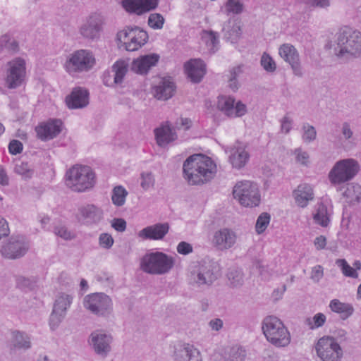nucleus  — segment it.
I'll list each match as a JSON object with an SVG mask.
<instances>
[{"label":"nucleus","mask_w":361,"mask_h":361,"mask_svg":"<svg viewBox=\"0 0 361 361\" xmlns=\"http://www.w3.org/2000/svg\"><path fill=\"white\" fill-rule=\"evenodd\" d=\"M191 125V121L187 118H180V122L176 123V128H183L184 130H188Z\"/></svg>","instance_id":"59"},{"label":"nucleus","mask_w":361,"mask_h":361,"mask_svg":"<svg viewBox=\"0 0 361 361\" xmlns=\"http://www.w3.org/2000/svg\"><path fill=\"white\" fill-rule=\"evenodd\" d=\"M226 8L228 12L239 13L243 11V4L239 0H228Z\"/></svg>","instance_id":"42"},{"label":"nucleus","mask_w":361,"mask_h":361,"mask_svg":"<svg viewBox=\"0 0 361 361\" xmlns=\"http://www.w3.org/2000/svg\"><path fill=\"white\" fill-rule=\"evenodd\" d=\"M154 184V179L151 173L142 174L141 186L144 190H147Z\"/></svg>","instance_id":"48"},{"label":"nucleus","mask_w":361,"mask_h":361,"mask_svg":"<svg viewBox=\"0 0 361 361\" xmlns=\"http://www.w3.org/2000/svg\"><path fill=\"white\" fill-rule=\"evenodd\" d=\"M270 222V215L267 213H262L257 218L255 228L257 233H263Z\"/></svg>","instance_id":"35"},{"label":"nucleus","mask_w":361,"mask_h":361,"mask_svg":"<svg viewBox=\"0 0 361 361\" xmlns=\"http://www.w3.org/2000/svg\"><path fill=\"white\" fill-rule=\"evenodd\" d=\"M55 233L65 240H69L73 237V234L65 227L56 228Z\"/></svg>","instance_id":"52"},{"label":"nucleus","mask_w":361,"mask_h":361,"mask_svg":"<svg viewBox=\"0 0 361 361\" xmlns=\"http://www.w3.org/2000/svg\"><path fill=\"white\" fill-rule=\"evenodd\" d=\"M8 150L11 154H19L23 150V144L18 140H13L9 143Z\"/></svg>","instance_id":"46"},{"label":"nucleus","mask_w":361,"mask_h":361,"mask_svg":"<svg viewBox=\"0 0 361 361\" xmlns=\"http://www.w3.org/2000/svg\"><path fill=\"white\" fill-rule=\"evenodd\" d=\"M183 173V178L189 185H203L214 178L216 173V165L210 157L195 154L184 161Z\"/></svg>","instance_id":"1"},{"label":"nucleus","mask_w":361,"mask_h":361,"mask_svg":"<svg viewBox=\"0 0 361 361\" xmlns=\"http://www.w3.org/2000/svg\"><path fill=\"white\" fill-rule=\"evenodd\" d=\"M308 2L312 6L324 8L329 6V0H308Z\"/></svg>","instance_id":"61"},{"label":"nucleus","mask_w":361,"mask_h":361,"mask_svg":"<svg viewBox=\"0 0 361 361\" xmlns=\"http://www.w3.org/2000/svg\"><path fill=\"white\" fill-rule=\"evenodd\" d=\"M336 264L338 267H341L343 274L345 276L348 277H353V278H357V273L356 270L351 267L345 259H338L336 261Z\"/></svg>","instance_id":"36"},{"label":"nucleus","mask_w":361,"mask_h":361,"mask_svg":"<svg viewBox=\"0 0 361 361\" xmlns=\"http://www.w3.org/2000/svg\"><path fill=\"white\" fill-rule=\"evenodd\" d=\"M185 351L189 357V361H199L200 353L196 349H191L189 350L187 348H185Z\"/></svg>","instance_id":"60"},{"label":"nucleus","mask_w":361,"mask_h":361,"mask_svg":"<svg viewBox=\"0 0 361 361\" xmlns=\"http://www.w3.org/2000/svg\"><path fill=\"white\" fill-rule=\"evenodd\" d=\"M317 356L322 361H340L343 357V349L337 340L332 336L320 338L315 345Z\"/></svg>","instance_id":"8"},{"label":"nucleus","mask_w":361,"mask_h":361,"mask_svg":"<svg viewBox=\"0 0 361 361\" xmlns=\"http://www.w3.org/2000/svg\"><path fill=\"white\" fill-rule=\"evenodd\" d=\"M228 279L231 281V284L236 286L242 281V274L238 271H231L228 275Z\"/></svg>","instance_id":"53"},{"label":"nucleus","mask_w":361,"mask_h":361,"mask_svg":"<svg viewBox=\"0 0 361 361\" xmlns=\"http://www.w3.org/2000/svg\"><path fill=\"white\" fill-rule=\"evenodd\" d=\"M296 155V161L302 164H306L308 161L309 156L306 152H301L300 149L295 151Z\"/></svg>","instance_id":"55"},{"label":"nucleus","mask_w":361,"mask_h":361,"mask_svg":"<svg viewBox=\"0 0 361 361\" xmlns=\"http://www.w3.org/2000/svg\"><path fill=\"white\" fill-rule=\"evenodd\" d=\"M111 226L117 231L123 232L126 228V222L123 219H114L112 221Z\"/></svg>","instance_id":"50"},{"label":"nucleus","mask_w":361,"mask_h":361,"mask_svg":"<svg viewBox=\"0 0 361 361\" xmlns=\"http://www.w3.org/2000/svg\"><path fill=\"white\" fill-rule=\"evenodd\" d=\"M128 192L122 186H116L113 189L111 200L113 203L116 206H122L126 202Z\"/></svg>","instance_id":"34"},{"label":"nucleus","mask_w":361,"mask_h":361,"mask_svg":"<svg viewBox=\"0 0 361 361\" xmlns=\"http://www.w3.org/2000/svg\"><path fill=\"white\" fill-rule=\"evenodd\" d=\"M71 303V300L68 295H61L56 299L51 315V325L53 322L59 321V317L65 314Z\"/></svg>","instance_id":"26"},{"label":"nucleus","mask_w":361,"mask_h":361,"mask_svg":"<svg viewBox=\"0 0 361 361\" xmlns=\"http://www.w3.org/2000/svg\"><path fill=\"white\" fill-rule=\"evenodd\" d=\"M249 159V154L244 147L238 146L232 149L230 161L233 166L241 168L245 166Z\"/></svg>","instance_id":"29"},{"label":"nucleus","mask_w":361,"mask_h":361,"mask_svg":"<svg viewBox=\"0 0 361 361\" xmlns=\"http://www.w3.org/2000/svg\"><path fill=\"white\" fill-rule=\"evenodd\" d=\"M245 357V351L240 347H233L226 361H243Z\"/></svg>","instance_id":"37"},{"label":"nucleus","mask_w":361,"mask_h":361,"mask_svg":"<svg viewBox=\"0 0 361 361\" xmlns=\"http://www.w3.org/2000/svg\"><path fill=\"white\" fill-rule=\"evenodd\" d=\"M89 94L87 91L81 87H76L73 90L71 94L66 97V102L68 108H82L87 105Z\"/></svg>","instance_id":"21"},{"label":"nucleus","mask_w":361,"mask_h":361,"mask_svg":"<svg viewBox=\"0 0 361 361\" xmlns=\"http://www.w3.org/2000/svg\"><path fill=\"white\" fill-rule=\"evenodd\" d=\"M80 214L84 219H89L94 221L100 219L102 215L101 211L92 204L82 207Z\"/></svg>","instance_id":"33"},{"label":"nucleus","mask_w":361,"mask_h":361,"mask_svg":"<svg viewBox=\"0 0 361 361\" xmlns=\"http://www.w3.org/2000/svg\"><path fill=\"white\" fill-rule=\"evenodd\" d=\"M233 195L234 198L244 207H256L260 202L258 188L251 181L245 180L236 183L233 190Z\"/></svg>","instance_id":"5"},{"label":"nucleus","mask_w":361,"mask_h":361,"mask_svg":"<svg viewBox=\"0 0 361 361\" xmlns=\"http://www.w3.org/2000/svg\"><path fill=\"white\" fill-rule=\"evenodd\" d=\"M62 122L60 120H50L36 127V133L42 140H50L56 137L61 131Z\"/></svg>","instance_id":"16"},{"label":"nucleus","mask_w":361,"mask_h":361,"mask_svg":"<svg viewBox=\"0 0 361 361\" xmlns=\"http://www.w3.org/2000/svg\"><path fill=\"white\" fill-rule=\"evenodd\" d=\"M215 279L216 276L209 271H207L205 274H198V283L201 284L211 283Z\"/></svg>","instance_id":"47"},{"label":"nucleus","mask_w":361,"mask_h":361,"mask_svg":"<svg viewBox=\"0 0 361 361\" xmlns=\"http://www.w3.org/2000/svg\"><path fill=\"white\" fill-rule=\"evenodd\" d=\"M94 64L95 58L93 54L87 50L80 49L71 55L64 67L68 73L72 74L88 71Z\"/></svg>","instance_id":"9"},{"label":"nucleus","mask_w":361,"mask_h":361,"mask_svg":"<svg viewBox=\"0 0 361 361\" xmlns=\"http://www.w3.org/2000/svg\"><path fill=\"white\" fill-rule=\"evenodd\" d=\"M111 339V337L106 334L92 333L91 335V343L99 354L106 353L109 350Z\"/></svg>","instance_id":"28"},{"label":"nucleus","mask_w":361,"mask_h":361,"mask_svg":"<svg viewBox=\"0 0 361 361\" xmlns=\"http://www.w3.org/2000/svg\"><path fill=\"white\" fill-rule=\"evenodd\" d=\"M184 69L188 78L193 82H199L206 73V67L200 59H190L185 63Z\"/></svg>","instance_id":"18"},{"label":"nucleus","mask_w":361,"mask_h":361,"mask_svg":"<svg viewBox=\"0 0 361 361\" xmlns=\"http://www.w3.org/2000/svg\"><path fill=\"white\" fill-rule=\"evenodd\" d=\"M324 274L323 268L320 265H317L313 267L312 270L311 278L316 281H318L320 279L322 278Z\"/></svg>","instance_id":"54"},{"label":"nucleus","mask_w":361,"mask_h":361,"mask_svg":"<svg viewBox=\"0 0 361 361\" xmlns=\"http://www.w3.org/2000/svg\"><path fill=\"white\" fill-rule=\"evenodd\" d=\"M9 233V228L7 221L1 218L0 219V239L7 236Z\"/></svg>","instance_id":"57"},{"label":"nucleus","mask_w":361,"mask_h":361,"mask_svg":"<svg viewBox=\"0 0 361 361\" xmlns=\"http://www.w3.org/2000/svg\"><path fill=\"white\" fill-rule=\"evenodd\" d=\"M95 175L87 166L75 165L66 173V183L72 190L83 192L94 186Z\"/></svg>","instance_id":"2"},{"label":"nucleus","mask_w":361,"mask_h":361,"mask_svg":"<svg viewBox=\"0 0 361 361\" xmlns=\"http://www.w3.org/2000/svg\"><path fill=\"white\" fill-rule=\"evenodd\" d=\"M169 229L168 224H157L143 228L138 233V236L143 240H161L168 233Z\"/></svg>","instance_id":"20"},{"label":"nucleus","mask_w":361,"mask_h":361,"mask_svg":"<svg viewBox=\"0 0 361 361\" xmlns=\"http://www.w3.org/2000/svg\"><path fill=\"white\" fill-rule=\"evenodd\" d=\"M315 222L323 227L328 226L329 217L328 216L327 208L323 204L318 205L317 212L314 214Z\"/></svg>","instance_id":"31"},{"label":"nucleus","mask_w":361,"mask_h":361,"mask_svg":"<svg viewBox=\"0 0 361 361\" xmlns=\"http://www.w3.org/2000/svg\"><path fill=\"white\" fill-rule=\"evenodd\" d=\"M338 56L345 54L353 56L361 53V33L349 27H344L340 30L338 37L337 47L335 48Z\"/></svg>","instance_id":"4"},{"label":"nucleus","mask_w":361,"mask_h":361,"mask_svg":"<svg viewBox=\"0 0 361 361\" xmlns=\"http://www.w3.org/2000/svg\"><path fill=\"white\" fill-rule=\"evenodd\" d=\"M159 0H123V7L128 11L141 15L154 9Z\"/></svg>","instance_id":"14"},{"label":"nucleus","mask_w":361,"mask_h":361,"mask_svg":"<svg viewBox=\"0 0 361 361\" xmlns=\"http://www.w3.org/2000/svg\"><path fill=\"white\" fill-rule=\"evenodd\" d=\"M358 164L353 159H344L336 164L329 177L332 183L340 184L353 178L358 172Z\"/></svg>","instance_id":"10"},{"label":"nucleus","mask_w":361,"mask_h":361,"mask_svg":"<svg viewBox=\"0 0 361 361\" xmlns=\"http://www.w3.org/2000/svg\"><path fill=\"white\" fill-rule=\"evenodd\" d=\"M236 235L233 231L228 228H222L216 231L212 238L213 245L219 250H227L235 243Z\"/></svg>","instance_id":"15"},{"label":"nucleus","mask_w":361,"mask_h":361,"mask_svg":"<svg viewBox=\"0 0 361 361\" xmlns=\"http://www.w3.org/2000/svg\"><path fill=\"white\" fill-rule=\"evenodd\" d=\"M326 321V317L322 313H317L313 317L314 326L316 328L324 325Z\"/></svg>","instance_id":"56"},{"label":"nucleus","mask_w":361,"mask_h":361,"mask_svg":"<svg viewBox=\"0 0 361 361\" xmlns=\"http://www.w3.org/2000/svg\"><path fill=\"white\" fill-rule=\"evenodd\" d=\"M279 54L286 61L289 63L297 75H300L298 63V54L295 47L289 44H284L279 49Z\"/></svg>","instance_id":"23"},{"label":"nucleus","mask_w":361,"mask_h":361,"mask_svg":"<svg viewBox=\"0 0 361 361\" xmlns=\"http://www.w3.org/2000/svg\"><path fill=\"white\" fill-rule=\"evenodd\" d=\"M291 128V121L287 117H285L281 123V130L286 133H288Z\"/></svg>","instance_id":"62"},{"label":"nucleus","mask_w":361,"mask_h":361,"mask_svg":"<svg viewBox=\"0 0 361 361\" xmlns=\"http://www.w3.org/2000/svg\"><path fill=\"white\" fill-rule=\"evenodd\" d=\"M173 267L171 258L162 252H153L145 255L141 261V269L149 274H163Z\"/></svg>","instance_id":"6"},{"label":"nucleus","mask_w":361,"mask_h":361,"mask_svg":"<svg viewBox=\"0 0 361 361\" xmlns=\"http://www.w3.org/2000/svg\"><path fill=\"white\" fill-rule=\"evenodd\" d=\"M26 75L25 61L21 58H16L8 63V69L5 79L9 89L20 86Z\"/></svg>","instance_id":"11"},{"label":"nucleus","mask_w":361,"mask_h":361,"mask_svg":"<svg viewBox=\"0 0 361 361\" xmlns=\"http://www.w3.org/2000/svg\"><path fill=\"white\" fill-rule=\"evenodd\" d=\"M114 243V239L112 236L108 233H102L99 236V244L102 247L105 248H109Z\"/></svg>","instance_id":"45"},{"label":"nucleus","mask_w":361,"mask_h":361,"mask_svg":"<svg viewBox=\"0 0 361 361\" xmlns=\"http://www.w3.org/2000/svg\"><path fill=\"white\" fill-rule=\"evenodd\" d=\"M0 42L11 53H15L18 50L17 42L15 39H9L7 36L0 37Z\"/></svg>","instance_id":"39"},{"label":"nucleus","mask_w":361,"mask_h":361,"mask_svg":"<svg viewBox=\"0 0 361 361\" xmlns=\"http://www.w3.org/2000/svg\"><path fill=\"white\" fill-rule=\"evenodd\" d=\"M176 90L174 82L169 77L159 78L158 84L153 88L154 97L158 99L166 100L171 98Z\"/></svg>","instance_id":"19"},{"label":"nucleus","mask_w":361,"mask_h":361,"mask_svg":"<svg viewBox=\"0 0 361 361\" xmlns=\"http://www.w3.org/2000/svg\"><path fill=\"white\" fill-rule=\"evenodd\" d=\"M27 250V246L23 242L16 240L4 245L1 249V252L6 258L16 259L24 255Z\"/></svg>","instance_id":"24"},{"label":"nucleus","mask_w":361,"mask_h":361,"mask_svg":"<svg viewBox=\"0 0 361 361\" xmlns=\"http://www.w3.org/2000/svg\"><path fill=\"white\" fill-rule=\"evenodd\" d=\"M261 64L267 71L272 72L276 69V63L266 53H264L262 56Z\"/></svg>","instance_id":"41"},{"label":"nucleus","mask_w":361,"mask_h":361,"mask_svg":"<svg viewBox=\"0 0 361 361\" xmlns=\"http://www.w3.org/2000/svg\"><path fill=\"white\" fill-rule=\"evenodd\" d=\"M330 309L341 315L343 319L349 317L353 312V307L348 303L341 302L337 299H334L330 302Z\"/></svg>","instance_id":"30"},{"label":"nucleus","mask_w":361,"mask_h":361,"mask_svg":"<svg viewBox=\"0 0 361 361\" xmlns=\"http://www.w3.org/2000/svg\"><path fill=\"white\" fill-rule=\"evenodd\" d=\"M117 39L121 47L128 51H134L147 43L148 35L147 32L139 27H127L118 32Z\"/></svg>","instance_id":"7"},{"label":"nucleus","mask_w":361,"mask_h":361,"mask_svg":"<svg viewBox=\"0 0 361 361\" xmlns=\"http://www.w3.org/2000/svg\"><path fill=\"white\" fill-rule=\"evenodd\" d=\"M210 326L212 329L219 330L223 326V322L219 319L212 320L209 323Z\"/></svg>","instance_id":"64"},{"label":"nucleus","mask_w":361,"mask_h":361,"mask_svg":"<svg viewBox=\"0 0 361 361\" xmlns=\"http://www.w3.org/2000/svg\"><path fill=\"white\" fill-rule=\"evenodd\" d=\"M159 60V56L157 54L140 56L133 60L131 68L136 73L146 74L152 67L156 66Z\"/></svg>","instance_id":"17"},{"label":"nucleus","mask_w":361,"mask_h":361,"mask_svg":"<svg viewBox=\"0 0 361 361\" xmlns=\"http://www.w3.org/2000/svg\"><path fill=\"white\" fill-rule=\"evenodd\" d=\"M262 330L267 341L276 347H286L290 343V332L276 317H267L264 321Z\"/></svg>","instance_id":"3"},{"label":"nucleus","mask_w":361,"mask_h":361,"mask_svg":"<svg viewBox=\"0 0 361 361\" xmlns=\"http://www.w3.org/2000/svg\"><path fill=\"white\" fill-rule=\"evenodd\" d=\"M202 39L208 46L214 47L218 42L217 36L215 32L204 30L202 32Z\"/></svg>","instance_id":"40"},{"label":"nucleus","mask_w":361,"mask_h":361,"mask_svg":"<svg viewBox=\"0 0 361 361\" xmlns=\"http://www.w3.org/2000/svg\"><path fill=\"white\" fill-rule=\"evenodd\" d=\"M15 171L25 178L30 177L32 174V171L30 170L27 164L24 162L16 164L15 166Z\"/></svg>","instance_id":"43"},{"label":"nucleus","mask_w":361,"mask_h":361,"mask_svg":"<svg viewBox=\"0 0 361 361\" xmlns=\"http://www.w3.org/2000/svg\"><path fill=\"white\" fill-rule=\"evenodd\" d=\"M102 20L99 15L91 16L80 29L81 34L87 38L97 37L101 29Z\"/></svg>","instance_id":"25"},{"label":"nucleus","mask_w":361,"mask_h":361,"mask_svg":"<svg viewBox=\"0 0 361 361\" xmlns=\"http://www.w3.org/2000/svg\"><path fill=\"white\" fill-rule=\"evenodd\" d=\"M296 204L300 207H305L310 201L314 199V191L311 185L307 183L300 184L293 192Z\"/></svg>","instance_id":"22"},{"label":"nucleus","mask_w":361,"mask_h":361,"mask_svg":"<svg viewBox=\"0 0 361 361\" xmlns=\"http://www.w3.org/2000/svg\"><path fill=\"white\" fill-rule=\"evenodd\" d=\"M177 251L181 255H188L192 252V247L186 242H180L177 246Z\"/></svg>","instance_id":"49"},{"label":"nucleus","mask_w":361,"mask_h":361,"mask_svg":"<svg viewBox=\"0 0 361 361\" xmlns=\"http://www.w3.org/2000/svg\"><path fill=\"white\" fill-rule=\"evenodd\" d=\"M115 72L114 82L121 83L128 71V64L124 61H117L113 66Z\"/></svg>","instance_id":"32"},{"label":"nucleus","mask_w":361,"mask_h":361,"mask_svg":"<svg viewBox=\"0 0 361 361\" xmlns=\"http://www.w3.org/2000/svg\"><path fill=\"white\" fill-rule=\"evenodd\" d=\"M314 243L317 250H322L326 245V238L324 235L318 236L315 238Z\"/></svg>","instance_id":"58"},{"label":"nucleus","mask_w":361,"mask_h":361,"mask_svg":"<svg viewBox=\"0 0 361 361\" xmlns=\"http://www.w3.org/2000/svg\"><path fill=\"white\" fill-rule=\"evenodd\" d=\"M84 305L93 313L104 314L111 307L112 302L111 298L104 293H94L85 298Z\"/></svg>","instance_id":"12"},{"label":"nucleus","mask_w":361,"mask_h":361,"mask_svg":"<svg viewBox=\"0 0 361 361\" xmlns=\"http://www.w3.org/2000/svg\"><path fill=\"white\" fill-rule=\"evenodd\" d=\"M155 137L159 146H165L176 139V134L166 123L154 130Z\"/></svg>","instance_id":"27"},{"label":"nucleus","mask_w":361,"mask_h":361,"mask_svg":"<svg viewBox=\"0 0 361 361\" xmlns=\"http://www.w3.org/2000/svg\"><path fill=\"white\" fill-rule=\"evenodd\" d=\"M164 23V17L159 13H152L148 18V25L153 29H161Z\"/></svg>","instance_id":"38"},{"label":"nucleus","mask_w":361,"mask_h":361,"mask_svg":"<svg viewBox=\"0 0 361 361\" xmlns=\"http://www.w3.org/2000/svg\"><path fill=\"white\" fill-rule=\"evenodd\" d=\"M231 97L221 96L218 99V108L224 111L228 116L237 117L244 115L246 112V106L241 102H237Z\"/></svg>","instance_id":"13"},{"label":"nucleus","mask_w":361,"mask_h":361,"mask_svg":"<svg viewBox=\"0 0 361 361\" xmlns=\"http://www.w3.org/2000/svg\"><path fill=\"white\" fill-rule=\"evenodd\" d=\"M305 133L302 135V138L305 141H307V142H310L312 140H314L316 137V131L314 128V127L312 126H308L307 129H306V127L305 126Z\"/></svg>","instance_id":"51"},{"label":"nucleus","mask_w":361,"mask_h":361,"mask_svg":"<svg viewBox=\"0 0 361 361\" xmlns=\"http://www.w3.org/2000/svg\"><path fill=\"white\" fill-rule=\"evenodd\" d=\"M15 343L14 345L18 348H28L30 347V341L25 340L23 343L21 342L24 339L23 335L20 332H15L13 334Z\"/></svg>","instance_id":"44"},{"label":"nucleus","mask_w":361,"mask_h":361,"mask_svg":"<svg viewBox=\"0 0 361 361\" xmlns=\"http://www.w3.org/2000/svg\"><path fill=\"white\" fill-rule=\"evenodd\" d=\"M0 184L2 185L8 184V177L1 166H0Z\"/></svg>","instance_id":"63"}]
</instances>
